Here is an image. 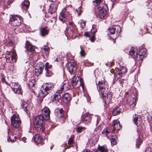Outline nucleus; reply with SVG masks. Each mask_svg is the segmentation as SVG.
I'll return each mask as SVG.
<instances>
[{"label": "nucleus", "mask_w": 152, "mask_h": 152, "mask_svg": "<svg viewBox=\"0 0 152 152\" xmlns=\"http://www.w3.org/2000/svg\"><path fill=\"white\" fill-rule=\"evenodd\" d=\"M45 118L43 115H39L35 118L34 121V124L35 129L37 132L41 133L45 129V128L42 124L43 121Z\"/></svg>", "instance_id": "1"}, {"label": "nucleus", "mask_w": 152, "mask_h": 152, "mask_svg": "<svg viewBox=\"0 0 152 152\" xmlns=\"http://www.w3.org/2000/svg\"><path fill=\"white\" fill-rule=\"evenodd\" d=\"M53 85L51 83H46L44 84L41 88L39 93V96L44 97L50 92V90L53 89Z\"/></svg>", "instance_id": "2"}, {"label": "nucleus", "mask_w": 152, "mask_h": 152, "mask_svg": "<svg viewBox=\"0 0 152 152\" xmlns=\"http://www.w3.org/2000/svg\"><path fill=\"white\" fill-rule=\"evenodd\" d=\"M97 87L99 88L98 91L100 95L103 98L106 97L108 88L105 81L104 80L99 81L97 84Z\"/></svg>", "instance_id": "3"}, {"label": "nucleus", "mask_w": 152, "mask_h": 152, "mask_svg": "<svg viewBox=\"0 0 152 152\" xmlns=\"http://www.w3.org/2000/svg\"><path fill=\"white\" fill-rule=\"evenodd\" d=\"M69 26L66 30L65 35L67 37L72 38L77 32V28H75V25L73 22H69Z\"/></svg>", "instance_id": "4"}, {"label": "nucleus", "mask_w": 152, "mask_h": 152, "mask_svg": "<svg viewBox=\"0 0 152 152\" xmlns=\"http://www.w3.org/2000/svg\"><path fill=\"white\" fill-rule=\"evenodd\" d=\"M22 21V18L17 15H12L10 17V22L14 26H17L20 25Z\"/></svg>", "instance_id": "5"}, {"label": "nucleus", "mask_w": 152, "mask_h": 152, "mask_svg": "<svg viewBox=\"0 0 152 152\" xmlns=\"http://www.w3.org/2000/svg\"><path fill=\"white\" fill-rule=\"evenodd\" d=\"M105 7H97L95 11V15L97 17L101 19L104 18L106 17L107 12L104 8Z\"/></svg>", "instance_id": "6"}, {"label": "nucleus", "mask_w": 152, "mask_h": 152, "mask_svg": "<svg viewBox=\"0 0 152 152\" xmlns=\"http://www.w3.org/2000/svg\"><path fill=\"white\" fill-rule=\"evenodd\" d=\"M11 124L15 128H17L19 127L21 124V121L18 117L17 114L13 115L11 117Z\"/></svg>", "instance_id": "7"}, {"label": "nucleus", "mask_w": 152, "mask_h": 152, "mask_svg": "<svg viewBox=\"0 0 152 152\" xmlns=\"http://www.w3.org/2000/svg\"><path fill=\"white\" fill-rule=\"evenodd\" d=\"M12 90L16 94H22V92L20 85L18 83L13 82L10 84Z\"/></svg>", "instance_id": "8"}, {"label": "nucleus", "mask_w": 152, "mask_h": 152, "mask_svg": "<svg viewBox=\"0 0 152 152\" xmlns=\"http://www.w3.org/2000/svg\"><path fill=\"white\" fill-rule=\"evenodd\" d=\"M72 83L73 87L75 88H77L80 86H81L83 88V87L82 80L75 76H74L72 78Z\"/></svg>", "instance_id": "9"}, {"label": "nucleus", "mask_w": 152, "mask_h": 152, "mask_svg": "<svg viewBox=\"0 0 152 152\" xmlns=\"http://www.w3.org/2000/svg\"><path fill=\"white\" fill-rule=\"evenodd\" d=\"M76 62L73 60L68 63L67 65V69L71 75L74 74L76 70Z\"/></svg>", "instance_id": "10"}, {"label": "nucleus", "mask_w": 152, "mask_h": 152, "mask_svg": "<svg viewBox=\"0 0 152 152\" xmlns=\"http://www.w3.org/2000/svg\"><path fill=\"white\" fill-rule=\"evenodd\" d=\"M146 50L145 48H141L137 52V58L138 60H141L146 56Z\"/></svg>", "instance_id": "11"}, {"label": "nucleus", "mask_w": 152, "mask_h": 152, "mask_svg": "<svg viewBox=\"0 0 152 152\" xmlns=\"http://www.w3.org/2000/svg\"><path fill=\"white\" fill-rule=\"evenodd\" d=\"M136 96L134 95H132L128 97L127 99V103L131 107H134L136 104Z\"/></svg>", "instance_id": "12"}, {"label": "nucleus", "mask_w": 152, "mask_h": 152, "mask_svg": "<svg viewBox=\"0 0 152 152\" xmlns=\"http://www.w3.org/2000/svg\"><path fill=\"white\" fill-rule=\"evenodd\" d=\"M44 67V65L42 63L39 62L37 64L35 68V73L36 76H38L42 74Z\"/></svg>", "instance_id": "13"}, {"label": "nucleus", "mask_w": 152, "mask_h": 152, "mask_svg": "<svg viewBox=\"0 0 152 152\" xmlns=\"http://www.w3.org/2000/svg\"><path fill=\"white\" fill-rule=\"evenodd\" d=\"M109 30L110 34H116L117 35L121 32V28L118 26H113L109 28Z\"/></svg>", "instance_id": "14"}, {"label": "nucleus", "mask_w": 152, "mask_h": 152, "mask_svg": "<svg viewBox=\"0 0 152 152\" xmlns=\"http://www.w3.org/2000/svg\"><path fill=\"white\" fill-rule=\"evenodd\" d=\"M60 90H57L56 93L54 94L51 97L52 102L55 104L57 103L61 99L60 93H61Z\"/></svg>", "instance_id": "15"}, {"label": "nucleus", "mask_w": 152, "mask_h": 152, "mask_svg": "<svg viewBox=\"0 0 152 152\" xmlns=\"http://www.w3.org/2000/svg\"><path fill=\"white\" fill-rule=\"evenodd\" d=\"M96 30L94 28L91 30V33H89L88 32H86L85 33L84 35L87 37H89L90 38V40L91 42H94V41L95 35L94 33L96 32Z\"/></svg>", "instance_id": "16"}, {"label": "nucleus", "mask_w": 152, "mask_h": 152, "mask_svg": "<svg viewBox=\"0 0 152 152\" xmlns=\"http://www.w3.org/2000/svg\"><path fill=\"white\" fill-rule=\"evenodd\" d=\"M50 111L49 108L47 107H44L42 110V114L43 115V116L45 120H48L50 119Z\"/></svg>", "instance_id": "17"}, {"label": "nucleus", "mask_w": 152, "mask_h": 152, "mask_svg": "<svg viewBox=\"0 0 152 152\" xmlns=\"http://www.w3.org/2000/svg\"><path fill=\"white\" fill-rule=\"evenodd\" d=\"M82 121L83 123L85 124H89L91 121V116L89 114H85L82 117Z\"/></svg>", "instance_id": "18"}, {"label": "nucleus", "mask_w": 152, "mask_h": 152, "mask_svg": "<svg viewBox=\"0 0 152 152\" xmlns=\"http://www.w3.org/2000/svg\"><path fill=\"white\" fill-rule=\"evenodd\" d=\"M10 57L7 56L6 57V60L8 63H12L14 61H15L17 59V54L15 53H13L12 54Z\"/></svg>", "instance_id": "19"}, {"label": "nucleus", "mask_w": 152, "mask_h": 152, "mask_svg": "<svg viewBox=\"0 0 152 152\" xmlns=\"http://www.w3.org/2000/svg\"><path fill=\"white\" fill-rule=\"evenodd\" d=\"M70 88V86L69 83L66 81H65L63 83L60 89L58 90H60L61 93L62 91L64 92L65 91L69 89Z\"/></svg>", "instance_id": "20"}, {"label": "nucleus", "mask_w": 152, "mask_h": 152, "mask_svg": "<svg viewBox=\"0 0 152 152\" xmlns=\"http://www.w3.org/2000/svg\"><path fill=\"white\" fill-rule=\"evenodd\" d=\"M93 4L97 7H106L104 0H95L93 2Z\"/></svg>", "instance_id": "21"}, {"label": "nucleus", "mask_w": 152, "mask_h": 152, "mask_svg": "<svg viewBox=\"0 0 152 152\" xmlns=\"http://www.w3.org/2000/svg\"><path fill=\"white\" fill-rule=\"evenodd\" d=\"M58 3L51 4L49 9L48 11L51 14L55 13L57 9Z\"/></svg>", "instance_id": "22"}, {"label": "nucleus", "mask_w": 152, "mask_h": 152, "mask_svg": "<svg viewBox=\"0 0 152 152\" xmlns=\"http://www.w3.org/2000/svg\"><path fill=\"white\" fill-rule=\"evenodd\" d=\"M114 130L118 131L121 128L119 121L118 120H114L113 121L112 125Z\"/></svg>", "instance_id": "23"}, {"label": "nucleus", "mask_w": 152, "mask_h": 152, "mask_svg": "<svg viewBox=\"0 0 152 152\" xmlns=\"http://www.w3.org/2000/svg\"><path fill=\"white\" fill-rule=\"evenodd\" d=\"M66 10L65 8H64L60 13L59 19L62 21H64L66 17Z\"/></svg>", "instance_id": "24"}, {"label": "nucleus", "mask_w": 152, "mask_h": 152, "mask_svg": "<svg viewBox=\"0 0 152 152\" xmlns=\"http://www.w3.org/2000/svg\"><path fill=\"white\" fill-rule=\"evenodd\" d=\"M25 47L26 50L30 52H33L34 51L35 47L32 45L28 41L26 42Z\"/></svg>", "instance_id": "25"}, {"label": "nucleus", "mask_w": 152, "mask_h": 152, "mask_svg": "<svg viewBox=\"0 0 152 152\" xmlns=\"http://www.w3.org/2000/svg\"><path fill=\"white\" fill-rule=\"evenodd\" d=\"M8 137L7 139V140L9 142H12L16 141V139L17 137L16 136H14L13 134H12L11 132L10 131H8Z\"/></svg>", "instance_id": "26"}, {"label": "nucleus", "mask_w": 152, "mask_h": 152, "mask_svg": "<svg viewBox=\"0 0 152 152\" xmlns=\"http://www.w3.org/2000/svg\"><path fill=\"white\" fill-rule=\"evenodd\" d=\"M137 49L135 48H132L129 51V54L134 58H137Z\"/></svg>", "instance_id": "27"}, {"label": "nucleus", "mask_w": 152, "mask_h": 152, "mask_svg": "<svg viewBox=\"0 0 152 152\" xmlns=\"http://www.w3.org/2000/svg\"><path fill=\"white\" fill-rule=\"evenodd\" d=\"M134 121V124L137 126L140 125L141 123V119L140 116L135 115L134 117H133Z\"/></svg>", "instance_id": "28"}, {"label": "nucleus", "mask_w": 152, "mask_h": 152, "mask_svg": "<svg viewBox=\"0 0 152 152\" xmlns=\"http://www.w3.org/2000/svg\"><path fill=\"white\" fill-rule=\"evenodd\" d=\"M97 150L100 152H108V149L105 145L100 146L98 145Z\"/></svg>", "instance_id": "29"}, {"label": "nucleus", "mask_w": 152, "mask_h": 152, "mask_svg": "<svg viewBox=\"0 0 152 152\" xmlns=\"http://www.w3.org/2000/svg\"><path fill=\"white\" fill-rule=\"evenodd\" d=\"M29 2L28 0H25L22 3L21 8L25 10H26L29 7Z\"/></svg>", "instance_id": "30"}, {"label": "nucleus", "mask_w": 152, "mask_h": 152, "mask_svg": "<svg viewBox=\"0 0 152 152\" xmlns=\"http://www.w3.org/2000/svg\"><path fill=\"white\" fill-rule=\"evenodd\" d=\"M34 140L35 142L38 143H40L43 140L42 137L39 134L35 135L34 137Z\"/></svg>", "instance_id": "31"}, {"label": "nucleus", "mask_w": 152, "mask_h": 152, "mask_svg": "<svg viewBox=\"0 0 152 152\" xmlns=\"http://www.w3.org/2000/svg\"><path fill=\"white\" fill-rule=\"evenodd\" d=\"M110 141L112 145H113L116 144V139L117 137L116 135L110 134Z\"/></svg>", "instance_id": "32"}, {"label": "nucleus", "mask_w": 152, "mask_h": 152, "mask_svg": "<svg viewBox=\"0 0 152 152\" xmlns=\"http://www.w3.org/2000/svg\"><path fill=\"white\" fill-rule=\"evenodd\" d=\"M106 96H107V99H106V97H105V100L104 102L105 104H109L110 102V100L112 98V94L111 92H108L106 94Z\"/></svg>", "instance_id": "33"}, {"label": "nucleus", "mask_w": 152, "mask_h": 152, "mask_svg": "<svg viewBox=\"0 0 152 152\" xmlns=\"http://www.w3.org/2000/svg\"><path fill=\"white\" fill-rule=\"evenodd\" d=\"M22 107L24 110L28 113V111L30 109V105L28 103L24 102L22 104Z\"/></svg>", "instance_id": "34"}, {"label": "nucleus", "mask_w": 152, "mask_h": 152, "mask_svg": "<svg viewBox=\"0 0 152 152\" xmlns=\"http://www.w3.org/2000/svg\"><path fill=\"white\" fill-rule=\"evenodd\" d=\"M91 139L93 143H96L98 141L99 136L97 134H96L94 135H93L91 136Z\"/></svg>", "instance_id": "35"}, {"label": "nucleus", "mask_w": 152, "mask_h": 152, "mask_svg": "<svg viewBox=\"0 0 152 152\" xmlns=\"http://www.w3.org/2000/svg\"><path fill=\"white\" fill-rule=\"evenodd\" d=\"M121 109L117 107L113 111V116H116L120 114Z\"/></svg>", "instance_id": "36"}, {"label": "nucleus", "mask_w": 152, "mask_h": 152, "mask_svg": "<svg viewBox=\"0 0 152 152\" xmlns=\"http://www.w3.org/2000/svg\"><path fill=\"white\" fill-rule=\"evenodd\" d=\"M110 132L109 128L107 127L105 128L102 132V133L105 134L108 139L110 138V134L109 135Z\"/></svg>", "instance_id": "37"}, {"label": "nucleus", "mask_w": 152, "mask_h": 152, "mask_svg": "<svg viewBox=\"0 0 152 152\" xmlns=\"http://www.w3.org/2000/svg\"><path fill=\"white\" fill-rule=\"evenodd\" d=\"M127 81L126 79H120L118 81V83L122 87L126 85L127 84Z\"/></svg>", "instance_id": "38"}, {"label": "nucleus", "mask_w": 152, "mask_h": 152, "mask_svg": "<svg viewBox=\"0 0 152 152\" xmlns=\"http://www.w3.org/2000/svg\"><path fill=\"white\" fill-rule=\"evenodd\" d=\"M63 99L64 100H66L67 102L70 100V97L69 93H66L63 95Z\"/></svg>", "instance_id": "39"}, {"label": "nucleus", "mask_w": 152, "mask_h": 152, "mask_svg": "<svg viewBox=\"0 0 152 152\" xmlns=\"http://www.w3.org/2000/svg\"><path fill=\"white\" fill-rule=\"evenodd\" d=\"M48 34V32L46 28H42L41 31V34L42 36H45Z\"/></svg>", "instance_id": "40"}, {"label": "nucleus", "mask_w": 152, "mask_h": 152, "mask_svg": "<svg viewBox=\"0 0 152 152\" xmlns=\"http://www.w3.org/2000/svg\"><path fill=\"white\" fill-rule=\"evenodd\" d=\"M74 135H72L68 140V144L69 145H71L74 143Z\"/></svg>", "instance_id": "41"}, {"label": "nucleus", "mask_w": 152, "mask_h": 152, "mask_svg": "<svg viewBox=\"0 0 152 152\" xmlns=\"http://www.w3.org/2000/svg\"><path fill=\"white\" fill-rule=\"evenodd\" d=\"M116 69H118L119 72H122L123 74L126 73L127 72L126 69L125 67H121L120 69L118 68Z\"/></svg>", "instance_id": "42"}, {"label": "nucleus", "mask_w": 152, "mask_h": 152, "mask_svg": "<svg viewBox=\"0 0 152 152\" xmlns=\"http://www.w3.org/2000/svg\"><path fill=\"white\" fill-rule=\"evenodd\" d=\"M50 48L47 46H45L42 50V52H44L46 55H48L49 53Z\"/></svg>", "instance_id": "43"}, {"label": "nucleus", "mask_w": 152, "mask_h": 152, "mask_svg": "<svg viewBox=\"0 0 152 152\" xmlns=\"http://www.w3.org/2000/svg\"><path fill=\"white\" fill-rule=\"evenodd\" d=\"M86 22L83 20H81L79 22V23L80 24L81 27L82 28H84L86 26Z\"/></svg>", "instance_id": "44"}, {"label": "nucleus", "mask_w": 152, "mask_h": 152, "mask_svg": "<svg viewBox=\"0 0 152 152\" xmlns=\"http://www.w3.org/2000/svg\"><path fill=\"white\" fill-rule=\"evenodd\" d=\"M46 71V75L47 77H50L52 75L53 73L49 69L45 70Z\"/></svg>", "instance_id": "45"}, {"label": "nucleus", "mask_w": 152, "mask_h": 152, "mask_svg": "<svg viewBox=\"0 0 152 152\" xmlns=\"http://www.w3.org/2000/svg\"><path fill=\"white\" fill-rule=\"evenodd\" d=\"M142 143V140L139 137V138L137 139L136 143L137 147L139 148Z\"/></svg>", "instance_id": "46"}, {"label": "nucleus", "mask_w": 152, "mask_h": 152, "mask_svg": "<svg viewBox=\"0 0 152 152\" xmlns=\"http://www.w3.org/2000/svg\"><path fill=\"white\" fill-rule=\"evenodd\" d=\"M115 75L118 78L122 76L123 75L122 72H120L118 70H117L116 72L115 73Z\"/></svg>", "instance_id": "47"}, {"label": "nucleus", "mask_w": 152, "mask_h": 152, "mask_svg": "<svg viewBox=\"0 0 152 152\" xmlns=\"http://www.w3.org/2000/svg\"><path fill=\"white\" fill-rule=\"evenodd\" d=\"M148 118V122L150 124V126L152 128V115H149Z\"/></svg>", "instance_id": "48"}, {"label": "nucleus", "mask_w": 152, "mask_h": 152, "mask_svg": "<svg viewBox=\"0 0 152 152\" xmlns=\"http://www.w3.org/2000/svg\"><path fill=\"white\" fill-rule=\"evenodd\" d=\"M86 129L84 127H82V126H79L77 128V131L78 132H80Z\"/></svg>", "instance_id": "49"}, {"label": "nucleus", "mask_w": 152, "mask_h": 152, "mask_svg": "<svg viewBox=\"0 0 152 152\" xmlns=\"http://www.w3.org/2000/svg\"><path fill=\"white\" fill-rule=\"evenodd\" d=\"M13 0H4V4L8 5L13 2Z\"/></svg>", "instance_id": "50"}, {"label": "nucleus", "mask_w": 152, "mask_h": 152, "mask_svg": "<svg viewBox=\"0 0 152 152\" xmlns=\"http://www.w3.org/2000/svg\"><path fill=\"white\" fill-rule=\"evenodd\" d=\"M35 85L34 80H32L31 81H30L29 83V85L31 87H33Z\"/></svg>", "instance_id": "51"}, {"label": "nucleus", "mask_w": 152, "mask_h": 152, "mask_svg": "<svg viewBox=\"0 0 152 152\" xmlns=\"http://www.w3.org/2000/svg\"><path fill=\"white\" fill-rule=\"evenodd\" d=\"M52 66L51 64H50L49 63L47 62L45 65V70L49 69H50L51 68Z\"/></svg>", "instance_id": "52"}, {"label": "nucleus", "mask_w": 152, "mask_h": 152, "mask_svg": "<svg viewBox=\"0 0 152 152\" xmlns=\"http://www.w3.org/2000/svg\"><path fill=\"white\" fill-rule=\"evenodd\" d=\"M20 32L19 29L18 28H15L13 31V34H16L19 33Z\"/></svg>", "instance_id": "53"}, {"label": "nucleus", "mask_w": 152, "mask_h": 152, "mask_svg": "<svg viewBox=\"0 0 152 152\" xmlns=\"http://www.w3.org/2000/svg\"><path fill=\"white\" fill-rule=\"evenodd\" d=\"M76 10L77 12V14L78 15H79L81 11V8L80 7H78L77 9H76Z\"/></svg>", "instance_id": "54"}, {"label": "nucleus", "mask_w": 152, "mask_h": 152, "mask_svg": "<svg viewBox=\"0 0 152 152\" xmlns=\"http://www.w3.org/2000/svg\"><path fill=\"white\" fill-rule=\"evenodd\" d=\"M80 54L81 56H84L86 55L85 52L83 50H81L80 52Z\"/></svg>", "instance_id": "55"}, {"label": "nucleus", "mask_w": 152, "mask_h": 152, "mask_svg": "<svg viewBox=\"0 0 152 152\" xmlns=\"http://www.w3.org/2000/svg\"><path fill=\"white\" fill-rule=\"evenodd\" d=\"M55 114L59 118H61L63 116V114H60L58 112L56 113Z\"/></svg>", "instance_id": "56"}, {"label": "nucleus", "mask_w": 152, "mask_h": 152, "mask_svg": "<svg viewBox=\"0 0 152 152\" xmlns=\"http://www.w3.org/2000/svg\"><path fill=\"white\" fill-rule=\"evenodd\" d=\"M84 96L86 97L88 102H89L90 101V98L88 95L85 94V96Z\"/></svg>", "instance_id": "57"}, {"label": "nucleus", "mask_w": 152, "mask_h": 152, "mask_svg": "<svg viewBox=\"0 0 152 152\" xmlns=\"http://www.w3.org/2000/svg\"><path fill=\"white\" fill-rule=\"evenodd\" d=\"M13 53H15V52L14 51H10V52L7 51L6 54H7V55H10V56H11V55Z\"/></svg>", "instance_id": "58"}, {"label": "nucleus", "mask_w": 152, "mask_h": 152, "mask_svg": "<svg viewBox=\"0 0 152 152\" xmlns=\"http://www.w3.org/2000/svg\"><path fill=\"white\" fill-rule=\"evenodd\" d=\"M58 112L60 114H63V115H64V111L62 108L60 109V110L58 111Z\"/></svg>", "instance_id": "59"}, {"label": "nucleus", "mask_w": 152, "mask_h": 152, "mask_svg": "<svg viewBox=\"0 0 152 152\" xmlns=\"http://www.w3.org/2000/svg\"><path fill=\"white\" fill-rule=\"evenodd\" d=\"M145 152H151V148H148L146 150Z\"/></svg>", "instance_id": "60"}, {"label": "nucleus", "mask_w": 152, "mask_h": 152, "mask_svg": "<svg viewBox=\"0 0 152 152\" xmlns=\"http://www.w3.org/2000/svg\"><path fill=\"white\" fill-rule=\"evenodd\" d=\"M99 123V121L97 120H96L94 122V124L96 126H97L98 124Z\"/></svg>", "instance_id": "61"}, {"label": "nucleus", "mask_w": 152, "mask_h": 152, "mask_svg": "<svg viewBox=\"0 0 152 152\" xmlns=\"http://www.w3.org/2000/svg\"><path fill=\"white\" fill-rule=\"evenodd\" d=\"M26 138L25 137H23L22 138V141L24 142H26Z\"/></svg>", "instance_id": "62"}, {"label": "nucleus", "mask_w": 152, "mask_h": 152, "mask_svg": "<svg viewBox=\"0 0 152 152\" xmlns=\"http://www.w3.org/2000/svg\"><path fill=\"white\" fill-rule=\"evenodd\" d=\"M90 151V150L88 149H86L84 150L83 152H89Z\"/></svg>", "instance_id": "63"}, {"label": "nucleus", "mask_w": 152, "mask_h": 152, "mask_svg": "<svg viewBox=\"0 0 152 152\" xmlns=\"http://www.w3.org/2000/svg\"><path fill=\"white\" fill-rule=\"evenodd\" d=\"M88 65H87V66H92L93 65V63H91L90 62H88Z\"/></svg>", "instance_id": "64"}]
</instances>
